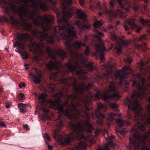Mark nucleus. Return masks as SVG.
I'll return each mask as SVG.
<instances>
[{
  "mask_svg": "<svg viewBox=\"0 0 150 150\" xmlns=\"http://www.w3.org/2000/svg\"><path fill=\"white\" fill-rule=\"evenodd\" d=\"M17 52H19L22 57V58L23 59H27L28 58V54L26 51H17Z\"/></svg>",
  "mask_w": 150,
  "mask_h": 150,
  "instance_id": "obj_21",
  "label": "nucleus"
},
{
  "mask_svg": "<svg viewBox=\"0 0 150 150\" xmlns=\"http://www.w3.org/2000/svg\"><path fill=\"white\" fill-rule=\"evenodd\" d=\"M110 107L115 110L117 112H118L119 111V110L117 108V105L115 103H111L110 104Z\"/></svg>",
  "mask_w": 150,
  "mask_h": 150,
  "instance_id": "obj_23",
  "label": "nucleus"
},
{
  "mask_svg": "<svg viewBox=\"0 0 150 150\" xmlns=\"http://www.w3.org/2000/svg\"><path fill=\"white\" fill-rule=\"evenodd\" d=\"M103 24V23L101 21H96L93 24V25L94 27V31L96 32L97 35H96V38L101 37L104 36V34L101 32L98 31L96 29L101 26Z\"/></svg>",
  "mask_w": 150,
  "mask_h": 150,
  "instance_id": "obj_16",
  "label": "nucleus"
},
{
  "mask_svg": "<svg viewBox=\"0 0 150 150\" xmlns=\"http://www.w3.org/2000/svg\"><path fill=\"white\" fill-rule=\"evenodd\" d=\"M5 49L6 51H7L8 52H9L8 51V49L7 48H5Z\"/></svg>",
  "mask_w": 150,
  "mask_h": 150,
  "instance_id": "obj_50",
  "label": "nucleus"
},
{
  "mask_svg": "<svg viewBox=\"0 0 150 150\" xmlns=\"http://www.w3.org/2000/svg\"><path fill=\"white\" fill-rule=\"evenodd\" d=\"M139 22L142 24L146 23L147 24V26L148 28H150V20L146 19L145 20L142 18H140L139 19Z\"/></svg>",
  "mask_w": 150,
  "mask_h": 150,
  "instance_id": "obj_19",
  "label": "nucleus"
},
{
  "mask_svg": "<svg viewBox=\"0 0 150 150\" xmlns=\"http://www.w3.org/2000/svg\"><path fill=\"white\" fill-rule=\"evenodd\" d=\"M110 37L113 41L116 43H120L124 46H127L128 44V42L126 40L120 38L118 36H117L116 33H111L110 34Z\"/></svg>",
  "mask_w": 150,
  "mask_h": 150,
  "instance_id": "obj_14",
  "label": "nucleus"
},
{
  "mask_svg": "<svg viewBox=\"0 0 150 150\" xmlns=\"http://www.w3.org/2000/svg\"><path fill=\"white\" fill-rule=\"evenodd\" d=\"M17 38L18 40L13 43V46L15 47H18V49H21L23 45L27 42L28 40H30L31 39L30 35L28 33H18Z\"/></svg>",
  "mask_w": 150,
  "mask_h": 150,
  "instance_id": "obj_9",
  "label": "nucleus"
},
{
  "mask_svg": "<svg viewBox=\"0 0 150 150\" xmlns=\"http://www.w3.org/2000/svg\"><path fill=\"white\" fill-rule=\"evenodd\" d=\"M47 147L48 149L49 150H52L53 149V147L52 146L50 145H48Z\"/></svg>",
  "mask_w": 150,
  "mask_h": 150,
  "instance_id": "obj_40",
  "label": "nucleus"
},
{
  "mask_svg": "<svg viewBox=\"0 0 150 150\" xmlns=\"http://www.w3.org/2000/svg\"><path fill=\"white\" fill-rule=\"evenodd\" d=\"M0 126L5 128L7 127V125L3 122H0Z\"/></svg>",
  "mask_w": 150,
  "mask_h": 150,
  "instance_id": "obj_35",
  "label": "nucleus"
},
{
  "mask_svg": "<svg viewBox=\"0 0 150 150\" xmlns=\"http://www.w3.org/2000/svg\"><path fill=\"white\" fill-rule=\"evenodd\" d=\"M49 88H50V91L52 93H54L56 90L55 85L54 84L51 83L49 85Z\"/></svg>",
  "mask_w": 150,
  "mask_h": 150,
  "instance_id": "obj_22",
  "label": "nucleus"
},
{
  "mask_svg": "<svg viewBox=\"0 0 150 150\" xmlns=\"http://www.w3.org/2000/svg\"><path fill=\"white\" fill-rule=\"evenodd\" d=\"M43 111L45 113L43 115L41 118L42 120L45 121L46 119H47V120H49V116L47 115V113L48 111V110L46 108H44L43 109Z\"/></svg>",
  "mask_w": 150,
  "mask_h": 150,
  "instance_id": "obj_20",
  "label": "nucleus"
},
{
  "mask_svg": "<svg viewBox=\"0 0 150 150\" xmlns=\"http://www.w3.org/2000/svg\"><path fill=\"white\" fill-rule=\"evenodd\" d=\"M120 23V22L119 21H117L116 23V24L117 25H118L119 24V23Z\"/></svg>",
  "mask_w": 150,
  "mask_h": 150,
  "instance_id": "obj_48",
  "label": "nucleus"
},
{
  "mask_svg": "<svg viewBox=\"0 0 150 150\" xmlns=\"http://www.w3.org/2000/svg\"><path fill=\"white\" fill-rule=\"evenodd\" d=\"M3 91V89L2 88H0V93L1 92Z\"/></svg>",
  "mask_w": 150,
  "mask_h": 150,
  "instance_id": "obj_49",
  "label": "nucleus"
},
{
  "mask_svg": "<svg viewBox=\"0 0 150 150\" xmlns=\"http://www.w3.org/2000/svg\"><path fill=\"white\" fill-rule=\"evenodd\" d=\"M102 15V13L101 12H99V16H101Z\"/></svg>",
  "mask_w": 150,
  "mask_h": 150,
  "instance_id": "obj_45",
  "label": "nucleus"
},
{
  "mask_svg": "<svg viewBox=\"0 0 150 150\" xmlns=\"http://www.w3.org/2000/svg\"><path fill=\"white\" fill-rule=\"evenodd\" d=\"M21 2L26 4V6H23L20 10L29 19L33 21L35 26L41 28L44 32L35 30L33 33L35 37L40 42L43 40L53 45L55 42L54 39L58 40H63L67 50H81L82 46L86 47V44L80 41H76L72 45L71 41L74 38L77 36L76 28L70 25L66 18H71L74 14L72 9L68 11L63 10L61 13L57 12V16L59 26L53 28V35L49 36L47 31L53 28L50 25L54 24L53 16L51 14H47L41 16L36 11H38V6L44 11L47 10L48 8L46 3H40L38 5L36 0H20L16 3L20 4Z\"/></svg>",
  "mask_w": 150,
  "mask_h": 150,
  "instance_id": "obj_2",
  "label": "nucleus"
},
{
  "mask_svg": "<svg viewBox=\"0 0 150 150\" xmlns=\"http://www.w3.org/2000/svg\"><path fill=\"white\" fill-rule=\"evenodd\" d=\"M95 5H96L95 6L94 5H93L92 6L94 8H99V9H101L102 8V6H101L100 3V2H97L95 4Z\"/></svg>",
  "mask_w": 150,
  "mask_h": 150,
  "instance_id": "obj_26",
  "label": "nucleus"
},
{
  "mask_svg": "<svg viewBox=\"0 0 150 150\" xmlns=\"http://www.w3.org/2000/svg\"><path fill=\"white\" fill-rule=\"evenodd\" d=\"M25 83L21 82V83L18 84V86L20 88H22L23 87H24L25 86Z\"/></svg>",
  "mask_w": 150,
  "mask_h": 150,
  "instance_id": "obj_34",
  "label": "nucleus"
},
{
  "mask_svg": "<svg viewBox=\"0 0 150 150\" xmlns=\"http://www.w3.org/2000/svg\"><path fill=\"white\" fill-rule=\"evenodd\" d=\"M80 4L81 5H83L85 1V0H79Z\"/></svg>",
  "mask_w": 150,
  "mask_h": 150,
  "instance_id": "obj_36",
  "label": "nucleus"
},
{
  "mask_svg": "<svg viewBox=\"0 0 150 150\" xmlns=\"http://www.w3.org/2000/svg\"><path fill=\"white\" fill-rule=\"evenodd\" d=\"M148 133L149 134H150V130H149V131L148 132Z\"/></svg>",
  "mask_w": 150,
  "mask_h": 150,
  "instance_id": "obj_53",
  "label": "nucleus"
},
{
  "mask_svg": "<svg viewBox=\"0 0 150 150\" xmlns=\"http://www.w3.org/2000/svg\"><path fill=\"white\" fill-rule=\"evenodd\" d=\"M77 17L78 18L83 19V21L79 20L76 21L75 23L80 30H82L84 28L88 29L89 27L87 25V20L86 19L87 15L81 10L77 9L76 11Z\"/></svg>",
  "mask_w": 150,
  "mask_h": 150,
  "instance_id": "obj_8",
  "label": "nucleus"
},
{
  "mask_svg": "<svg viewBox=\"0 0 150 150\" xmlns=\"http://www.w3.org/2000/svg\"><path fill=\"white\" fill-rule=\"evenodd\" d=\"M104 136L105 138L108 140L109 139V136L108 132L107 131L105 130L104 132Z\"/></svg>",
  "mask_w": 150,
  "mask_h": 150,
  "instance_id": "obj_31",
  "label": "nucleus"
},
{
  "mask_svg": "<svg viewBox=\"0 0 150 150\" xmlns=\"http://www.w3.org/2000/svg\"><path fill=\"white\" fill-rule=\"evenodd\" d=\"M2 3L4 4L3 7L6 10V14L8 17L4 16L0 17V22L10 23V21L11 24L13 26H21L24 30L31 31L32 30V25L31 23H27L25 18L22 15L20 16V21L19 20L16 19L13 16L10 15L9 9L13 12L17 11V6L13 3L11 2H8L6 0H1L0 1V5H1Z\"/></svg>",
  "mask_w": 150,
  "mask_h": 150,
  "instance_id": "obj_5",
  "label": "nucleus"
},
{
  "mask_svg": "<svg viewBox=\"0 0 150 150\" xmlns=\"http://www.w3.org/2000/svg\"><path fill=\"white\" fill-rule=\"evenodd\" d=\"M28 45L29 47L37 50L42 54H44L45 52L44 50L45 46L44 44L42 42L37 43L35 41L31 42Z\"/></svg>",
  "mask_w": 150,
  "mask_h": 150,
  "instance_id": "obj_11",
  "label": "nucleus"
},
{
  "mask_svg": "<svg viewBox=\"0 0 150 150\" xmlns=\"http://www.w3.org/2000/svg\"><path fill=\"white\" fill-rule=\"evenodd\" d=\"M90 49L88 47H87L86 49L85 50L84 54L86 56H88L89 54Z\"/></svg>",
  "mask_w": 150,
  "mask_h": 150,
  "instance_id": "obj_28",
  "label": "nucleus"
},
{
  "mask_svg": "<svg viewBox=\"0 0 150 150\" xmlns=\"http://www.w3.org/2000/svg\"><path fill=\"white\" fill-rule=\"evenodd\" d=\"M35 71L38 75H36L33 72H30L29 73V75L32 77L33 81L35 84H39L40 83L41 79L42 77V74L38 68L35 69Z\"/></svg>",
  "mask_w": 150,
  "mask_h": 150,
  "instance_id": "obj_12",
  "label": "nucleus"
},
{
  "mask_svg": "<svg viewBox=\"0 0 150 150\" xmlns=\"http://www.w3.org/2000/svg\"><path fill=\"white\" fill-rule=\"evenodd\" d=\"M135 21L136 19L134 18L126 20V22L130 26L132 29H135L137 32H139L142 28L140 26H137L135 23Z\"/></svg>",
  "mask_w": 150,
  "mask_h": 150,
  "instance_id": "obj_15",
  "label": "nucleus"
},
{
  "mask_svg": "<svg viewBox=\"0 0 150 150\" xmlns=\"http://www.w3.org/2000/svg\"><path fill=\"white\" fill-rule=\"evenodd\" d=\"M10 107V105L9 104L6 105V108H9Z\"/></svg>",
  "mask_w": 150,
  "mask_h": 150,
  "instance_id": "obj_42",
  "label": "nucleus"
},
{
  "mask_svg": "<svg viewBox=\"0 0 150 150\" xmlns=\"http://www.w3.org/2000/svg\"><path fill=\"white\" fill-rule=\"evenodd\" d=\"M45 51L48 54V57L52 59L46 64L47 68L50 71L54 69L58 71L56 72V74H51L50 76V78L51 80H55L57 74L59 73H61L62 75L64 76L69 72H75L77 75L79 76L80 79L86 80H87L88 77L85 74H87V72L84 70L82 67L90 71H92L93 69V63L86 64L87 59L85 58L83 53H81L76 54L77 59L81 61L80 63H79V61L78 60L76 62L75 65H74L72 62V60L70 59L65 64V66L67 68V69H64L62 72L59 70L64 67V65L57 59V57L59 56L61 59H63L67 57V53L63 49L56 50L55 48H52L48 46L45 47Z\"/></svg>",
  "mask_w": 150,
  "mask_h": 150,
  "instance_id": "obj_3",
  "label": "nucleus"
},
{
  "mask_svg": "<svg viewBox=\"0 0 150 150\" xmlns=\"http://www.w3.org/2000/svg\"><path fill=\"white\" fill-rule=\"evenodd\" d=\"M122 52V47L120 46L117 48V53L118 54H121Z\"/></svg>",
  "mask_w": 150,
  "mask_h": 150,
  "instance_id": "obj_33",
  "label": "nucleus"
},
{
  "mask_svg": "<svg viewBox=\"0 0 150 150\" xmlns=\"http://www.w3.org/2000/svg\"><path fill=\"white\" fill-rule=\"evenodd\" d=\"M61 82L66 85L72 86L74 87V94H69L67 89H66L67 92L64 94V91L65 89L62 87V91L60 90L54 94V100L46 99V95L43 93L38 96V100L41 105L47 103L52 108H55L57 104V108L60 114H64L71 119L83 121V123L80 121L76 124L72 122L69 123V126L72 132L67 138H64L63 136L59 134L57 130H54L52 134L53 138L64 146L70 144L71 142L76 141V144L74 145L75 149L81 150V148L86 146L87 144L86 142L90 140L89 136L84 135L85 129L91 133L93 128L89 122L90 114L91 112H88L91 110L93 112L94 110L89 107V105L93 100H98L100 97L105 101H108L109 97L118 100L119 92L117 91L114 82L111 81L109 83V89L105 91L103 93L100 95V93L97 92L95 94L90 93L89 95L85 96L84 91H88L92 87V84L89 83L86 85L84 82L82 81L79 87L77 86L76 79L71 77L62 78Z\"/></svg>",
  "mask_w": 150,
  "mask_h": 150,
  "instance_id": "obj_1",
  "label": "nucleus"
},
{
  "mask_svg": "<svg viewBox=\"0 0 150 150\" xmlns=\"http://www.w3.org/2000/svg\"><path fill=\"white\" fill-rule=\"evenodd\" d=\"M96 150H110L108 146L106 144L105 146L101 147L99 146L98 149Z\"/></svg>",
  "mask_w": 150,
  "mask_h": 150,
  "instance_id": "obj_27",
  "label": "nucleus"
},
{
  "mask_svg": "<svg viewBox=\"0 0 150 150\" xmlns=\"http://www.w3.org/2000/svg\"><path fill=\"white\" fill-rule=\"evenodd\" d=\"M19 106V108L21 112L24 113L25 112L26 108L25 105L23 104H20Z\"/></svg>",
  "mask_w": 150,
  "mask_h": 150,
  "instance_id": "obj_24",
  "label": "nucleus"
},
{
  "mask_svg": "<svg viewBox=\"0 0 150 150\" xmlns=\"http://www.w3.org/2000/svg\"><path fill=\"white\" fill-rule=\"evenodd\" d=\"M27 65V64H25V65H24V66L25 67V68H26L27 69H28V67H26Z\"/></svg>",
  "mask_w": 150,
  "mask_h": 150,
  "instance_id": "obj_47",
  "label": "nucleus"
},
{
  "mask_svg": "<svg viewBox=\"0 0 150 150\" xmlns=\"http://www.w3.org/2000/svg\"><path fill=\"white\" fill-rule=\"evenodd\" d=\"M121 117V115L119 114H116L115 113H111L108 115V119L109 120H111L113 119H115V118Z\"/></svg>",
  "mask_w": 150,
  "mask_h": 150,
  "instance_id": "obj_18",
  "label": "nucleus"
},
{
  "mask_svg": "<svg viewBox=\"0 0 150 150\" xmlns=\"http://www.w3.org/2000/svg\"><path fill=\"white\" fill-rule=\"evenodd\" d=\"M147 49H148V48H146V49H145V51H146V50H147Z\"/></svg>",
  "mask_w": 150,
  "mask_h": 150,
  "instance_id": "obj_54",
  "label": "nucleus"
},
{
  "mask_svg": "<svg viewBox=\"0 0 150 150\" xmlns=\"http://www.w3.org/2000/svg\"><path fill=\"white\" fill-rule=\"evenodd\" d=\"M114 136H112L110 137H109V139L110 140H112Z\"/></svg>",
  "mask_w": 150,
  "mask_h": 150,
  "instance_id": "obj_41",
  "label": "nucleus"
},
{
  "mask_svg": "<svg viewBox=\"0 0 150 150\" xmlns=\"http://www.w3.org/2000/svg\"><path fill=\"white\" fill-rule=\"evenodd\" d=\"M148 63V62L147 61L145 62L143 60H141L140 62V65L142 67H144L145 65L146 64H147Z\"/></svg>",
  "mask_w": 150,
  "mask_h": 150,
  "instance_id": "obj_30",
  "label": "nucleus"
},
{
  "mask_svg": "<svg viewBox=\"0 0 150 150\" xmlns=\"http://www.w3.org/2000/svg\"><path fill=\"white\" fill-rule=\"evenodd\" d=\"M132 71V69L129 66H125L121 69L117 70L115 72L116 78L119 80V86L124 91H127L128 86L129 84V82L126 80L125 76L128 75L129 74V71Z\"/></svg>",
  "mask_w": 150,
  "mask_h": 150,
  "instance_id": "obj_6",
  "label": "nucleus"
},
{
  "mask_svg": "<svg viewBox=\"0 0 150 150\" xmlns=\"http://www.w3.org/2000/svg\"><path fill=\"white\" fill-rule=\"evenodd\" d=\"M48 1L54 7L58 1L61 2L63 5H65L66 3L68 6L71 5L73 3L72 0H48Z\"/></svg>",
  "mask_w": 150,
  "mask_h": 150,
  "instance_id": "obj_17",
  "label": "nucleus"
},
{
  "mask_svg": "<svg viewBox=\"0 0 150 150\" xmlns=\"http://www.w3.org/2000/svg\"><path fill=\"white\" fill-rule=\"evenodd\" d=\"M124 28L126 31H128L130 29V28L126 25H124Z\"/></svg>",
  "mask_w": 150,
  "mask_h": 150,
  "instance_id": "obj_37",
  "label": "nucleus"
},
{
  "mask_svg": "<svg viewBox=\"0 0 150 150\" xmlns=\"http://www.w3.org/2000/svg\"><path fill=\"white\" fill-rule=\"evenodd\" d=\"M103 8L104 9L103 10H105L106 12H108V11L107 10L105 7H103Z\"/></svg>",
  "mask_w": 150,
  "mask_h": 150,
  "instance_id": "obj_46",
  "label": "nucleus"
},
{
  "mask_svg": "<svg viewBox=\"0 0 150 150\" xmlns=\"http://www.w3.org/2000/svg\"><path fill=\"white\" fill-rule=\"evenodd\" d=\"M128 0H117V1L119 4L121 9H118L117 11L114 10L113 9L115 5V1L112 0L109 3L111 10L110 11V13L111 15L116 18V17H120V18H125L126 16V14L123 11V10H124L125 8L123 5V1H127Z\"/></svg>",
  "mask_w": 150,
  "mask_h": 150,
  "instance_id": "obj_7",
  "label": "nucleus"
},
{
  "mask_svg": "<svg viewBox=\"0 0 150 150\" xmlns=\"http://www.w3.org/2000/svg\"><path fill=\"white\" fill-rule=\"evenodd\" d=\"M44 137L45 140L46 144L48 145V143L47 140L49 141L51 140L50 137L47 133H45L44 135Z\"/></svg>",
  "mask_w": 150,
  "mask_h": 150,
  "instance_id": "obj_25",
  "label": "nucleus"
},
{
  "mask_svg": "<svg viewBox=\"0 0 150 150\" xmlns=\"http://www.w3.org/2000/svg\"><path fill=\"white\" fill-rule=\"evenodd\" d=\"M24 96H25L23 93H20L18 95V99L20 100H23L24 98Z\"/></svg>",
  "mask_w": 150,
  "mask_h": 150,
  "instance_id": "obj_32",
  "label": "nucleus"
},
{
  "mask_svg": "<svg viewBox=\"0 0 150 150\" xmlns=\"http://www.w3.org/2000/svg\"><path fill=\"white\" fill-rule=\"evenodd\" d=\"M146 36L145 35H143L140 36L139 38V40L140 41H142L146 40Z\"/></svg>",
  "mask_w": 150,
  "mask_h": 150,
  "instance_id": "obj_29",
  "label": "nucleus"
},
{
  "mask_svg": "<svg viewBox=\"0 0 150 150\" xmlns=\"http://www.w3.org/2000/svg\"><path fill=\"white\" fill-rule=\"evenodd\" d=\"M104 44L103 42H102L100 43H97L95 45V49L96 51L100 54V59L103 61L104 60V57L102 52L106 50Z\"/></svg>",
  "mask_w": 150,
  "mask_h": 150,
  "instance_id": "obj_13",
  "label": "nucleus"
},
{
  "mask_svg": "<svg viewBox=\"0 0 150 150\" xmlns=\"http://www.w3.org/2000/svg\"><path fill=\"white\" fill-rule=\"evenodd\" d=\"M127 62L129 63V64H130L132 62V60L130 58H128L127 59Z\"/></svg>",
  "mask_w": 150,
  "mask_h": 150,
  "instance_id": "obj_39",
  "label": "nucleus"
},
{
  "mask_svg": "<svg viewBox=\"0 0 150 150\" xmlns=\"http://www.w3.org/2000/svg\"><path fill=\"white\" fill-rule=\"evenodd\" d=\"M24 128L25 129L27 130H28L29 129V127L27 125H25L24 126Z\"/></svg>",
  "mask_w": 150,
  "mask_h": 150,
  "instance_id": "obj_38",
  "label": "nucleus"
},
{
  "mask_svg": "<svg viewBox=\"0 0 150 150\" xmlns=\"http://www.w3.org/2000/svg\"><path fill=\"white\" fill-rule=\"evenodd\" d=\"M145 3H148V0H146L145 1Z\"/></svg>",
  "mask_w": 150,
  "mask_h": 150,
  "instance_id": "obj_51",
  "label": "nucleus"
},
{
  "mask_svg": "<svg viewBox=\"0 0 150 150\" xmlns=\"http://www.w3.org/2000/svg\"><path fill=\"white\" fill-rule=\"evenodd\" d=\"M143 44H144V46H145L146 45V43L145 42H143Z\"/></svg>",
  "mask_w": 150,
  "mask_h": 150,
  "instance_id": "obj_52",
  "label": "nucleus"
},
{
  "mask_svg": "<svg viewBox=\"0 0 150 150\" xmlns=\"http://www.w3.org/2000/svg\"><path fill=\"white\" fill-rule=\"evenodd\" d=\"M97 106L96 110L92 114V115L96 118L97 123L99 125H101L103 124V119L105 117V116L101 113L100 109H104L105 107L100 102L97 103Z\"/></svg>",
  "mask_w": 150,
  "mask_h": 150,
  "instance_id": "obj_10",
  "label": "nucleus"
},
{
  "mask_svg": "<svg viewBox=\"0 0 150 150\" xmlns=\"http://www.w3.org/2000/svg\"><path fill=\"white\" fill-rule=\"evenodd\" d=\"M63 126V124L62 123H61L59 125V127L60 128L62 127Z\"/></svg>",
  "mask_w": 150,
  "mask_h": 150,
  "instance_id": "obj_43",
  "label": "nucleus"
},
{
  "mask_svg": "<svg viewBox=\"0 0 150 150\" xmlns=\"http://www.w3.org/2000/svg\"><path fill=\"white\" fill-rule=\"evenodd\" d=\"M129 150H132L131 149H129Z\"/></svg>",
  "mask_w": 150,
  "mask_h": 150,
  "instance_id": "obj_55",
  "label": "nucleus"
},
{
  "mask_svg": "<svg viewBox=\"0 0 150 150\" xmlns=\"http://www.w3.org/2000/svg\"><path fill=\"white\" fill-rule=\"evenodd\" d=\"M113 27L112 25H110L109 26V28L110 29H113Z\"/></svg>",
  "mask_w": 150,
  "mask_h": 150,
  "instance_id": "obj_44",
  "label": "nucleus"
},
{
  "mask_svg": "<svg viewBox=\"0 0 150 150\" xmlns=\"http://www.w3.org/2000/svg\"><path fill=\"white\" fill-rule=\"evenodd\" d=\"M137 77L139 81H133L132 94L130 98L127 97L125 99L124 103L128 109L134 112L135 119L138 120L142 118V109L139 103L138 98L142 99L146 95L150 94V79L149 80L141 77V75L138 74ZM150 103V98L148 99Z\"/></svg>",
  "mask_w": 150,
  "mask_h": 150,
  "instance_id": "obj_4",
  "label": "nucleus"
}]
</instances>
